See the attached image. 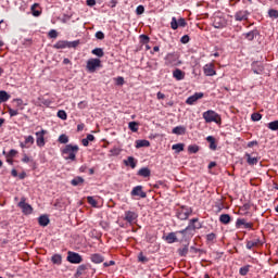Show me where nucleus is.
I'll return each mask as SVG.
<instances>
[{
	"mask_svg": "<svg viewBox=\"0 0 278 278\" xmlns=\"http://www.w3.org/2000/svg\"><path fill=\"white\" fill-rule=\"evenodd\" d=\"M61 153L64 160L75 162L77 160V153H79V146L66 144Z\"/></svg>",
	"mask_w": 278,
	"mask_h": 278,
	"instance_id": "obj_1",
	"label": "nucleus"
},
{
	"mask_svg": "<svg viewBox=\"0 0 278 278\" xmlns=\"http://www.w3.org/2000/svg\"><path fill=\"white\" fill-rule=\"evenodd\" d=\"M197 229H201V223H199V218H193L190 220L188 227L178 231V233H181L184 238H192Z\"/></svg>",
	"mask_w": 278,
	"mask_h": 278,
	"instance_id": "obj_2",
	"label": "nucleus"
},
{
	"mask_svg": "<svg viewBox=\"0 0 278 278\" xmlns=\"http://www.w3.org/2000/svg\"><path fill=\"white\" fill-rule=\"evenodd\" d=\"M203 118L205 123H216V125H220L222 123L220 115L216 113V111H212V110L204 112Z\"/></svg>",
	"mask_w": 278,
	"mask_h": 278,
	"instance_id": "obj_3",
	"label": "nucleus"
},
{
	"mask_svg": "<svg viewBox=\"0 0 278 278\" xmlns=\"http://www.w3.org/2000/svg\"><path fill=\"white\" fill-rule=\"evenodd\" d=\"M77 47H79V40H75V41L60 40L53 46L54 49H77Z\"/></svg>",
	"mask_w": 278,
	"mask_h": 278,
	"instance_id": "obj_4",
	"label": "nucleus"
},
{
	"mask_svg": "<svg viewBox=\"0 0 278 278\" xmlns=\"http://www.w3.org/2000/svg\"><path fill=\"white\" fill-rule=\"evenodd\" d=\"M97 68H101V60L100 59H89L87 61V71L89 73H94Z\"/></svg>",
	"mask_w": 278,
	"mask_h": 278,
	"instance_id": "obj_5",
	"label": "nucleus"
},
{
	"mask_svg": "<svg viewBox=\"0 0 278 278\" xmlns=\"http://www.w3.org/2000/svg\"><path fill=\"white\" fill-rule=\"evenodd\" d=\"M27 199L25 197L21 198V201L17 204V207H20L23 212V214L29 215L31 212H34V207L31 205L26 203Z\"/></svg>",
	"mask_w": 278,
	"mask_h": 278,
	"instance_id": "obj_6",
	"label": "nucleus"
},
{
	"mask_svg": "<svg viewBox=\"0 0 278 278\" xmlns=\"http://www.w3.org/2000/svg\"><path fill=\"white\" fill-rule=\"evenodd\" d=\"M227 25V20L223 15H215L213 17V27L215 29H223Z\"/></svg>",
	"mask_w": 278,
	"mask_h": 278,
	"instance_id": "obj_7",
	"label": "nucleus"
},
{
	"mask_svg": "<svg viewBox=\"0 0 278 278\" xmlns=\"http://www.w3.org/2000/svg\"><path fill=\"white\" fill-rule=\"evenodd\" d=\"M83 261L84 258H81V255H79V253H76V252L67 253V262H70V264H81Z\"/></svg>",
	"mask_w": 278,
	"mask_h": 278,
	"instance_id": "obj_8",
	"label": "nucleus"
},
{
	"mask_svg": "<svg viewBox=\"0 0 278 278\" xmlns=\"http://www.w3.org/2000/svg\"><path fill=\"white\" fill-rule=\"evenodd\" d=\"M124 220H126V223H129V225H134L138 220V213L134 211H126Z\"/></svg>",
	"mask_w": 278,
	"mask_h": 278,
	"instance_id": "obj_9",
	"label": "nucleus"
},
{
	"mask_svg": "<svg viewBox=\"0 0 278 278\" xmlns=\"http://www.w3.org/2000/svg\"><path fill=\"white\" fill-rule=\"evenodd\" d=\"M165 64H167V66H177V64H179V56L175 53L167 54L165 58Z\"/></svg>",
	"mask_w": 278,
	"mask_h": 278,
	"instance_id": "obj_10",
	"label": "nucleus"
},
{
	"mask_svg": "<svg viewBox=\"0 0 278 278\" xmlns=\"http://www.w3.org/2000/svg\"><path fill=\"white\" fill-rule=\"evenodd\" d=\"M237 229H253V223L247 222L244 218H238L236 222Z\"/></svg>",
	"mask_w": 278,
	"mask_h": 278,
	"instance_id": "obj_11",
	"label": "nucleus"
},
{
	"mask_svg": "<svg viewBox=\"0 0 278 278\" xmlns=\"http://www.w3.org/2000/svg\"><path fill=\"white\" fill-rule=\"evenodd\" d=\"M35 135L37 137V147H45V136H47V130L41 129L40 131H37Z\"/></svg>",
	"mask_w": 278,
	"mask_h": 278,
	"instance_id": "obj_12",
	"label": "nucleus"
},
{
	"mask_svg": "<svg viewBox=\"0 0 278 278\" xmlns=\"http://www.w3.org/2000/svg\"><path fill=\"white\" fill-rule=\"evenodd\" d=\"M190 214H192V210L182 207L178 211L177 216L180 220H188Z\"/></svg>",
	"mask_w": 278,
	"mask_h": 278,
	"instance_id": "obj_13",
	"label": "nucleus"
},
{
	"mask_svg": "<svg viewBox=\"0 0 278 278\" xmlns=\"http://www.w3.org/2000/svg\"><path fill=\"white\" fill-rule=\"evenodd\" d=\"M130 194L131 197H140V199H147V192L142 190V186L135 187Z\"/></svg>",
	"mask_w": 278,
	"mask_h": 278,
	"instance_id": "obj_14",
	"label": "nucleus"
},
{
	"mask_svg": "<svg viewBox=\"0 0 278 278\" xmlns=\"http://www.w3.org/2000/svg\"><path fill=\"white\" fill-rule=\"evenodd\" d=\"M199 99H203V92H197L193 96L189 97L186 100L187 105H194L199 101Z\"/></svg>",
	"mask_w": 278,
	"mask_h": 278,
	"instance_id": "obj_15",
	"label": "nucleus"
},
{
	"mask_svg": "<svg viewBox=\"0 0 278 278\" xmlns=\"http://www.w3.org/2000/svg\"><path fill=\"white\" fill-rule=\"evenodd\" d=\"M203 71L206 77H214V75H216V70H214L213 63L204 65Z\"/></svg>",
	"mask_w": 278,
	"mask_h": 278,
	"instance_id": "obj_16",
	"label": "nucleus"
},
{
	"mask_svg": "<svg viewBox=\"0 0 278 278\" xmlns=\"http://www.w3.org/2000/svg\"><path fill=\"white\" fill-rule=\"evenodd\" d=\"M235 18H236V21H248L249 20V11H247V10L238 11L235 14Z\"/></svg>",
	"mask_w": 278,
	"mask_h": 278,
	"instance_id": "obj_17",
	"label": "nucleus"
},
{
	"mask_svg": "<svg viewBox=\"0 0 278 278\" xmlns=\"http://www.w3.org/2000/svg\"><path fill=\"white\" fill-rule=\"evenodd\" d=\"M35 139L34 136H27L25 137V141L20 143L21 149H29L31 144H34Z\"/></svg>",
	"mask_w": 278,
	"mask_h": 278,
	"instance_id": "obj_18",
	"label": "nucleus"
},
{
	"mask_svg": "<svg viewBox=\"0 0 278 278\" xmlns=\"http://www.w3.org/2000/svg\"><path fill=\"white\" fill-rule=\"evenodd\" d=\"M252 70L256 75H261L264 72V65H262L260 62H254L252 64Z\"/></svg>",
	"mask_w": 278,
	"mask_h": 278,
	"instance_id": "obj_19",
	"label": "nucleus"
},
{
	"mask_svg": "<svg viewBox=\"0 0 278 278\" xmlns=\"http://www.w3.org/2000/svg\"><path fill=\"white\" fill-rule=\"evenodd\" d=\"M262 244V241L260 239H254L252 241L247 242V249L251 251V249H255V247H260Z\"/></svg>",
	"mask_w": 278,
	"mask_h": 278,
	"instance_id": "obj_20",
	"label": "nucleus"
},
{
	"mask_svg": "<svg viewBox=\"0 0 278 278\" xmlns=\"http://www.w3.org/2000/svg\"><path fill=\"white\" fill-rule=\"evenodd\" d=\"M165 240H166V242H168V244H173V242H178L177 232H169L166 236Z\"/></svg>",
	"mask_w": 278,
	"mask_h": 278,
	"instance_id": "obj_21",
	"label": "nucleus"
},
{
	"mask_svg": "<svg viewBox=\"0 0 278 278\" xmlns=\"http://www.w3.org/2000/svg\"><path fill=\"white\" fill-rule=\"evenodd\" d=\"M38 223L41 227H47V225H49L50 223V219H49V216L47 215H41L39 218H38Z\"/></svg>",
	"mask_w": 278,
	"mask_h": 278,
	"instance_id": "obj_22",
	"label": "nucleus"
},
{
	"mask_svg": "<svg viewBox=\"0 0 278 278\" xmlns=\"http://www.w3.org/2000/svg\"><path fill=\"white\" fill-rule=\"evenodd\" d=\"M172 134H175L176 136H184V134H186V127L177 126L173 128Z\"/></svg>",
	"mask_w": 278,
	"mask_h": 278,
	"instance_id": "obj_23",
	"label": "nucleus"
},
{
	"mask_svg": "<svg viewBox=\"0 0 278 278\" xmlns=\"http://www.w3.org/2000/svg\"><path fill=\"white\" fill-rule=\"evenodd\" d=\"M219 222L222 225H229V223H231V216H229V214H222L219 216Z\"/></svg>",
	"mask_w": 278,
	"mask_h": 278,
	"instance_id": "obj_24",
	"label": "nucleus"
},
{
	"mask_svg": "<svg viewBox=\"0 0 278 278\" xmlns=\"http://www.w3.org/2000/svg\"><path fill=\"white\" fill-rule=\"evenodd\" d=\"M142 147H151V142H149V140H147V139L137 140L136 141V149H142Z\"/></svg>",
	"mask_w": 278,
	"mask_h": 278,
	"instance_id": "obj_25",
	"label": "nucleus"
},
{
	"mask_svg": "<svg viewBox=\"0 0 278 278\" xmlns=\"http://www.w3.org/2000/svg\"><path fill=\"white\" fill-rule=\"evenodd\" d=\"M125 166H130V168H136V164H138L136 162V159H134V156H128V159L126 161H124Z\"/></svg>",
	"mask_w": 278,
	"mask_h": 278,
	"instance_id": "obj_26",
	"label": "nucleus"
},
{
	"mask_svg": "<svg viewBox=\"0 0 278 278\" xmlns=\"http://www.w3.org/2000/svg\"><path fill=\"white\" fill-rule=\"evenodd\" d=\"M245 157H248L247 162L250 166H255V164L260 162V159H257L256 156H251V154H245Z\"/></svg>",
	"mask_w": 278,
	"mask_h": 278,
	"instance_id": "obj_27",
	"label": "nucleus"
},
{
	"mask_svg": "<svg viewBox=\"0 0 278 278\" xmlns=\"http://www.w3.org/2000/svg\"><path fill=\"white\" fill-rule=\"evenodd\" d=\"M138 175L140 177H151V169H149V167H143L139 169Z\"/></svg>",
	"mask_w": 278,
	"mask_h": 278,
	"instance_id": "obj_28",
	"label": "nucleus"
},
{
	"mask_svg": "<svg viewBox=\"0 0 278 278\" xmlns=\"http://www.w3.org/2000/svg\"><path fill=\"white\" fill-rule=\"evenodd\" d=\"M175 79H177L178 81H181V79H184V77H186V74L181 71V70H176L173 73Z\"/></svg>",
	"mask_w": 278,
	"mask_h": 278,
	"instance_id": "obj_29",
	"label": "nucleus"
},
{
	"mask_svg": "<svg viewBox=\"0 0 278 278\" xmlns=\"http://www.w3.org/2000/svg\"><path fill=\"white\" fill-rule=\"evenodd\" d=\"M36 8H40V4L38 3H34L30 8L33 16H40V14H42L41 10H37Z\"/></svg>",
	"mask_w": 278,
	"mask_h": 278,
	"instance_id": "obj_30",
	"label": "nucleus"
},
{
	"mask_svg": "<svg viewBox=\"0 0 278 278\" xmlns=\"http://www.w3.org/2000/svg\"><path fill=\"white\" fill-rule=\"evenodd\" d=\"M91 262H93V264H101L103 263V256H101V254H92Z\"/></svg>",
	"mask_w": 278,
	"mask_h": 278,
	"instance_id": "obj_31",
	"label": "nucleus"
},
{
	"mask_svg": "<svg viewBox=\"0 0 278 278\" xmlns=\"http://www.w3.org/2000/svg\"><path fill=\"white\" fill-rule=\"evenodd\" d=\"M5 101H10V94L7 91H0V103H5Z\"/></svg>",
	"mask_w": 278,
	"mask_h": 278,
	"instance_id": "obj_32",
	"label": "nucleus"
},
{
	"mask_svg": "<svg viewBox=\"0 0 278 278\" xmlns=\"http://www.w3.org/2000/svg\"><path fill=\"white\" fill-rule=\"evenodd\" d=\"M186 147V144L184 143H176L172 147L173 151H176V153H181V151H184V148Z\"/></svg>",
	"mask_w": 278,
	"mask_h": 278,
	"instance_id": "obj_33",
	"label": "nucleus"
},
{
	"mask_svg": "<svg viewBox=\"0 0 278 278\" xmlns=\"http://www.w3.org/2000/svg\"><path fill=\"white\" fill-rule=\"evenodd\" d=\"M206 140L207 142H210V149H212L213 151H216V140L214 139V137L208 136Z\"/></svg>",
	"mask_w": 278,
	"mask_h": 278,
	"instance_id": "obj_34",
	"label": "nucleus"
},
{
	"mask_svg": "<svg viewBox=\"0 0 278 278\" xmlns=\"http://www.w3.org/2000/svg\"><path fill=\"white\" fill-rule=\"evenodd\" d=\"M178 254L180 257H186V255H188V245H184L182 248L178 249Z\"/></svg>",
	"mask_w": 278,
	"mask_h": 278,
	"instance_id": "obj_35",
	"label": "nucleus"
},
{
	"mask_svg": "<svg viewBox=\"0 0 278 278\" xmlns=\"http://www.w3.org/2000/svg\"><path fill=\"white\" fill-rule=\"evenodd\" d=\"M56 116L59 118H61V121H66L68 118V115L66 114V111H64V110H60L58 112Z\"/></svg>",
	"mask_w": 278,
	"mask_h": 278,
	"instance_id": "obj_36",
	"label": "nucleus"
},
{
	"mask_svg": "<svg viewBox=\"0 0 278 278\" xmlns=\"http://www.w3.org/2000/svg\"><path fill=\"white\" fill-rule=\"evenodd\" d=\"M251 268V265H247L240 268L239 273L240 275H242V277L249 275V270Z\"/></svg>",
	"mask_w": 278,
	"mask_h": 278,
	"instance_id": "obj_37",
	"label": "nucleus"
},
{
	"mask_svg": "<svg viewBox=\"0 0 278 278\" xmlns=\"http://www.w3.org/2000/svg\"><path fill=\"white\" fill-rule=\"evenodd\" d=\"M268 129H270L271 131H277L278 130V119L270 122L268 124Z\"/></svg>",
	"mask_w": 278,
	"mask_h": 278,
	"instance_id": "obj_38",
	"label": "nucleus"
},
{
	"mask_svg": "<svg viewBox=\"0 0 278 278\" xmlns=\"http://www.w3.org/2000/svg\"><path fill=\"white\" fill-rule=\"evenodd\" d=\"M81 184H84V179L81 177H75L73 180H72V186H81Z\"/></svg>",
	"mask_w": 278,
	"mask_h": 278,
	"instance_id": "obj_39",
	"label": "nucleus"
},
{
	"mask_svg": "<svg viewBox=\"0 0 278 278\" xmlns=\"http://www.w3.org/2000/svg\"><path fill=\"white\" fill-rule=\"evenodd\" d=\"M92 54L97 55L98 58H103L104 53H103V49L101 48H96L92 50Z\"/></svg>",
	"mask_w": 278,
	"mask_h": 278,
	"instance_id": "obj_40",
	"label": "nucleus"
},
{
	"mask_svg": "<svg viewBox=\"0 0 278 278\" xmlns=\"http://www.w3.org/2000/svg\"><path fill=\"white\" fill-rule=\"evenodd\" d=\"M52 263L53 264H62V255L55 254L52 256Z\"/></svg>",
	"mask_w": 278,
	"mask_h": 278,
	"instance_id": "obj_41",
	"label": "nucleus"
},
{
	"mask_svg": "<svg viewBox=\"0 0 278 278\" xmlns=\"http://www.w3.org/2000/svg\"><path fill=\"white\" fill-rule=\"evenodd\" d=\"M189 153H199V146L197 144H191L188 147Z\"/></svg>",
	"mask_w": 278,
	"mask_h": 278,
	"instance_id": "obj_42",
	"label": "nucleus"
},
{
	"mask_svg": "<svg viewBox=\"0 0 278 278\" xmlns=\"http://www.w3.org/2000/svg\"><path fill=\"white\" fill-rule=\"evenodd\" d=\"M59 142H60L61 144H66V143H68V136H66V135H61V136L59 137Z\"/></svg>",
	"mask_w": 278,
	"mask_h": 278,
	"instance_id": "obj_43",
	"label": "nucleus"
},
{
	"mask_svg": "<svg viewBox=\"0 0 278 278\" xmlns=\"http://www.w3.org/2000/svg\"><path fill=\"white\" fill-rule=\"evenodd\" d=\"M128 127L130 131H138V124L136 122H130Z\"/></svg>",
	"mask_w": 278,
	"mask_h": 278,
	"instance_id": "obj_44",
	"label": "nucleus"
},
{
	"mask_svg": "<svg viewBox=\"0 0 278 278\" xmlns=\"http://www.w3.org/2000/svg\"><path fill=\"white\" fill-rule=\"evenodd\" d=\"M244 37L247 38V40H254V38H255V30H252V31H250V33H247V34H244Z\"/></svg>",
	"mask_w": 278,
	"mask_h": 278,
	"instance_id": "obj_45",
	"label": "nucleus"
},
{
	"mask_svg": "<svg viewBox=\"0 0 278 278\" xmlns=\"http://www.w3.org/2000/svg\"><path fill=\"white\" fill-rule=\"evenodd\" d=\"M268 14H269L270 18H278V11L275 9H270L268 11Z\"/></svg>",
	"mask_w": 278,
	"mask_h": 278,
	"instance_id": "obj_46",
	"label": "nucleus"
},
{
	"mask_svg": "<svg viewBox=\"0 0 278 278\" xmlns=\"http://www.w3.org/2000/svg\"><path fill=\"white\" fill-rule=\"evenodd\" d=\"M170 27H172V29H178L179 24H178V22H177V18H176V17H173V18H172Z\"/></svg>",
	"mask_w": 278,
	"mask_h": 278,
	"instance_id": "obj_47",
	"label": "nucleus"
},
{
	"mask_svg": "<svg viewBox=\"0 0 278 278\" xmlns=\"http://www.w3.org/2000/svg\"><path fill=\"white\" fill-rule=\"evenodd\" d=\"M87 201H88L89 205H91L92 207H97V200H94V198L88 197Z\"/></svg>",
	"mask_w": 278,
	"mask_h": 278,
	"instance_id": "obj_48",
	"label": "nucleus"
},
{
	"mask_svg": "<svg viewBox=\"0 0 278 278\" xmlns=\"http://www.w3.org/2000/svg\"><path fill=\"white\" fill-rule=\"evenodd\" d=\"M251 118H252V121H254V122L262 121V114H260V113H253V114L251 115Z\"/></svg>",
	"mask_w": 278,
	"mask_h": 278,
	"instance_id": "obj_49",
	"label": "nucleus"
},
{
	"mask_svg": "<svg viewBox=\"0 0 278 278\" xmlns=\"http://www.w3.org/2000/svg\"><path fill=\"white\" fill-rule=\"evenodd\" d=\"M206 240L207 242H214V240H216V233L211 232L206 236Z\"/></svg>",
	"mask_w": 278,
	"mask_h": 278,
	"instance_id": "obj_50",
	"label": "nucleus"
},
{
	"mask_svg": "<svg viewBox=\"0 0 278 278\" xmlns=\"http://www.w3.org/2000/svg\"><path fill=\"white\" fill-rule=\"evenodd\" d=\"M8 112L10 116H18V110H14L12 108H8Z\"/></svg>",
	"mask_w": 278,
	"mask_h": 278,
	"instance_id": "obj_51",
	"label": "nucleus"
},
{
	"mask_svg": "<svg viewBox=\"0 0 278 278\" xmlns=\"http://www.w3.org/2000/svg\"><path fill=\"white\" fill-rule=\"evenodd\" d=\"M86 108H88V102L87 101H80L78 103V109L79 110H86Z\"/></svg>",
	"mask_w": 278,
	"mask_h": 278,
	"instance_id": "obj_52",
	"label": "nucleus"
},
{
	"mask_svg": "<svg viewBox=\"0 0 278 278\" xmlns=\"http://www.w3.org/2000/svg\"><path fill=\"white\" fill-rule=\"evenodd\" d=\"M13 102L16 104V108L23 110V99H14Z\"/></svg>",
	"mask_w": 278,
	"mask_h": 278,
	"instance_id": "obj_53",
	"label": "nucleus"
},
{
	"mask_svg": "<svg viewBox=\"0 0 278 278\" xmlns=\"http://www.w3.org/2000/svg\"><path fill=\"white\" fill-rule=\"evenodd\" d=\"M180 42H182V45H188V42H190V37L188 35L182 36Z\"/></svg>",
	"mask_w": 278,
	"mask_h": 278,
	"instance_id": "obj_54",
	"label": "nucleus"
},
{
	"mask_svg": "<svg viewBox=\"0 0 278 278\" xmlns=\"http://www.w3.org/2000/svg\"><path fill=\"white\" fill-rule=\"evenodd\" d=\"M116 85L117 86H123V84H125V78H123L122 76L115 78Z\"/></svg>",
	"mask_w": 278,
	"mask_h": 278,
	"instance_id": "obj_55",
	"label": "nucleus"
},
{
	"mask_svg": "<svg viewBox=\"0 0 278 278\" xmlns=\"http://www.w3.org/2000/svg\"><path fill=\"white\" fill-rule=\"evenodd\" d=\"M136 14H138V15L144 14V7L143 5L137 7Z\"/></svg>",
	"mask_w": 278,
	"mask_h": 278,
	"instance_id": "obj_56",
	"label": "nucleus"
},
{
	"mask_svg": "<svg viewBox=\"0 0 278 278\" xmlns=\"http://www.w3.org/2000/svg\"><path fill=\"white\" fill-rule=\"evenodd\" d=\"M139 262H142V264H146V262H149V258L147 256H143L142 253L138 256Z\"/></svg>",
	"mask_w": 278,
	"mask_h": 278,
	"instance_id": "obj_57",
	"label": "nucleus"
},
{
	"mask_svg": "<svg viewBox=\"0 0 278 278\" xmlns=\"http://www.w3.org/2000/svg\"><path fill=\"white\" fill-rule=\"evenodd\" d=\"M96 38H98V40H103V38H105V34H103V31H97Z\"/></svg>",
	"mask_w": 278,
	"mask_h": 278,
	"instance_id": "obj_58",
	"label": "nucleus"
},
{
	"mask_svg": "<svg viewBox=\"0 0 278 278\" xmlns=\"http://www.w3.org/2000/svg\"><path fill=\"white\" fill-rule=\"evenodd\" d=\"M49 38H58V31L55 29L50 30Z\"/></svg>",
	"mask_w": 278,
	"mask_h": 278,
	"instance_id": "obj_59",
	"label": "nucleus"
},
{
	"mask_svg": "<svg viewBox=\"0 0 278 278\" xmlns=\"http://www.w3.org/2000/svg\"><path fill=\"white\" fill-rule=\"evenodd\" d=\"M140 40H141V42H143V45H147V42H149V36H147V35H141V36H140Z\"/></svg>",
	"mask_w": 278,
	"mask_h": 278,
	"instance_id": "obj_60",
	"label": "nucleus"
},
{
	"mask_svg": "<svg viewBox=\"0 0 278 278\" xmlns=\"http://www.w3.org/2000/svg\"><path fill=\"white\" fill-rule=\"evenodd\" d=\"M22 162H24V164H29V162H31V159H29V156H27V154H24Z\"/></svg>",
	"mask_w": 278,
	"mask_h": 278,
	"instance_id": "obj_61",
	"label": "nucleus"
},
{
	"mask_svg": "<svg viewBox=\"0 0 278 278\" xmlns=\"http://www.w3.org/2000/svg\"><path fill=\"white\" fill-rule=\"evenodd\" d=\"M178 27H186V20L185 18H179L178 20Z\"/></svg>",
	"mask_w": 278,
	"mask_h": 278,
	"instance_id": "obj_62",
	"label": "nucleus"
},
{
	"mask_svg": "<svg viewBox=\"0 0 278 278\" xmlns=\"http://www.w3.org/2000/svg\"><path fill=\"white\" fill-rule=\"evenodd\" d=\"M18 154V151L16 150H10L9 157H15Z\"/></svg>",
	"mask_w": 278,
	"mask_h": 278,
	"instance_id": "obj_63",
	"label": "nucleus"
},
{
	"mask_svg": "<svg viewBox=\"0 0 278 278\" xmlns=\"http://www.w3.org/2000/svg\"><path fill=\"white\" fill-rule=\"evenodd\" d=\"M156 99H159V101H161L162 99H166V96L164 93H162L161 91H159L156 93Z\"/></svg>",
	"mask_w": 278,
	"mask_h": 278,
	"instance_id": "obj_64",
	"label": "nucleus"
}]
</instances>
